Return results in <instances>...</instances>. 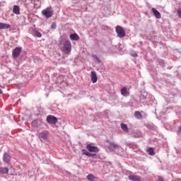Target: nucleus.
I'll list each match as a JSON object with an SVG mask.
<instances>
[{"label": "nucleus", "mask_w": 181, "mask_h": 181, "mask_svg": "<svg viewBox=\"0 0 181 181\" xmlns=\"http://www.w3.org/2000/svg\"><path fill=\"white\" fill-rule=\"evenodd\" d=\"M62 52L66 54H69L71 52V42L69 40H66L64 42V46L62 48Z\"/></svg>", "instance_id": "obj_1"}, {"label": "nucleus", "mask_w": 181, "mask_h": 181, "mask_svg": "<svg viewBox=\"0 0 181 181\" xmlns=\"http://www.w3.org/2000/svg\"><path fill=\"white\" fill-rule=\"evenodd\" d=\"M42 14L45 16V18H52L53 16V10L52 9V7H47L42 10Z\"/></svg>", "instance_id": "obj_2"}, {"label": "nucleus", "mask_w": 181, "mask_h": 181, "mask_svg": "<svg viewBox=\"0 0 181 181\" xmlns=\"http://www.w3.org/2000/svg\"><path fill=\"white\" fill-rule=\"evenodd\" d=\"M86 149L88 151V152H90V153H95V156L98 152H100V149H98V147L93 146L92 144H87L86 145Z\"/></svg>", "instance_id": "obj_3"}, {"label": "nucleus", "mask_w": 181, "mask_h": 181, "mask_svg": "<svg viewBox=\"0 0 181 181\" xmlns=\"http://www.w3.org/2000/svg\"><path fill=\"white\" fill-rule=\"evenodd\" d=\"M39 139H40L41 142H46L49 138V132L45 131L40 132L38 135Z\"/></svg>", "instance_id": "obj_4"}, {"label": "nucleus", "mask_w": 181, "mask_h": 181, "mask_svg": "<svg viewBox=\"0 0 181 181\" xmlns=\"http://www.w3.org/2000/svg\"><path fill=\"white\" fill-rule=\"evenodd\" d=\"M22 52V47H17L12 52L13 59H18L19 56H21V53Z\"/></svg>", "instance_id": "obj_5"}, {"label": "nucleus", "mask_w": 181, "mask_h": 181, "mask_svg": "<svg viewBox=\"0 0 181 181\" xmlns=\"http://www.w3.org/2000/svg\"><path fill=\"white\" fill-rule=\"evenodd\" d=\"M116 33L119 37H125V30L121 25L116 27Z\"/></svg>", "instance_id": "obj_6"}, {"label": "nucleus", "mask_w": 181, "mask_h": 181, "mask_svg": "<svg viewBox=\"0 0 181 181\" xmlns=\"http://www.w3.org/2000/svg\"><path fill=\"white\" fill-rule=\"evenodd\" d=\"M47 122H48V124H57V117L54 115H48L47 117Z\"/></svg>", "instance_id": "obj_7"}, {"label": "nucleus", "mask_w": 181, "mask_h": 181, "mask_svg": "<svg viewBox=\"0 0 181 181\" xmlns=\"http://www.w3.org/2000/svg\"><path fill=\"white\" fill-rule=\"evenodd\" d=\"M32 125L34 127V128H39V127H42V120L35 119L33 121Z\"/></svg>", "instance_id": "obj_8"}, {"label": "nucleus", "mask_w": 181, "mask_h": 181, "mask_svg": "<svg viewBox=\"0 0 181 181\" xmlns=\"http://www.w3.org/2000/svg\"><path fill=\"white\" fill-rule=\"evenodd\" d=\"M129 179L132 181H142V178L141 177L135 175H129Z\"/></svg>", "instance_id": "obj_9"}, {"label": "nucleus", "mask_w": 181, "mask_h": 181, "mask_svg": "<svg viewBox=\"0 0 181 181\" xmlns=\"http://www.w3.org/2000/svg\"><path fill=\"white\" fill-rule=\"evenodd\" d=\"M151 11L154 15V16L157 18V19H160V18H162V16L160 15V13L159 11H158V10H156V8H152Z\"/></svg>", "instance_id": "obj_10"}, {"label": "nucleus", "mask_w": 181, "mask_h": 181, "mask_svg": "<svg viewBox=\"0 0 181 181\" xmlns=\"http://www.w3.org/2000/svg\"><path fill=\"white\" fill-rule=\"evenodd\" d=\"M90 78H91L92 83H93L97 81L98 78H97V74L95 73V71H92L90 72Z\"/></svg>", "instance_id": "obj_11"}, {"label": "nucleus", "mask_w": 181, "mask_h": 181, "mask_svg": "<svg viewBox=\"0 0 181 181\" xmlns=\"http://www.w3.org/2000/svg\"><path fill=\"white\" fill-rule=\"evenodd\" d=\"M82 154L86 155V156H89L90 158L95 156V153H91L88 152V151H87L86 149L82 150Z\"/></svg>", "instance_id": "obj_12"}, {"label": "nucleus", "mask_w": 181, "mask_h": 181, "mask_svg": "<svg viewBox=\"0 0 181 181\" xmlns=\"http://www.w3.org/2000/svg\"><path fill=\"white\" fill-rule=\"evenodd\" d=\"M13 12L16 15H19L21 13V8H19V6L18 5L13 6Z\"/></svg>", "instance_id": "obj_13"}, {"label": "nucleus", "mask_w": 181, "mask_h": 181, "mask_svg": "<svg viewBox=\"0 0 181 181\" xmlns=\"http://www.w3.org/2000/svg\"><path fill=\"white\" fill-rule=\"evenodd\" d=\"M120 93L124 97H128L129 95V91L127 90V88H122Z\"/></svg>", "instance_id": "obj_14"}, {"label": "nucleus", "mask_w": 181, "mask_h": 181, "mask_svg": "<svg viewBox=\"0 0 181 181\" xmlns=\"http://www.w3.org/2000/svg\"><path fill=\"white\" fill-rule=\"evenodd\" d=\"M3 160H4V162H6V163L9 162L11 160V156L5 153L3 156Z\"/></svg>", "instance_id": "obj_15"}, {"label": "nucleus", "mask_w": 181, "mask_h": 181, "mask_svg": "<svg viewBox=\"0 0 181 181\" xmlns=\"http://www.w3.org/2000/svg\"><path fill=\"white\" fill-rule=\"evenodd\" d=\"M11 28V25L4 23H0V29H9Z\"/></svg>", "instance_id": "obj_16"}, {"label": "nucleus", "mask_w": 181, "mask_h": 181, "mask_svg": "<svg viewBox=\"0 0 181 181\" xmlns=\"http://www.w3.org/2000/svg\"><path fill=\"white\" fill-rule=\"evenodd\" d=\"M70 39L71 40H78V39H80V37H78V35H77L76 33H74L70 35Z\"/></svg>", "instance_id": "obj_17"}, {"label": "nucleus", "mask_w": 181, "mask_h": 181, "mask_svg": "<svg viewBox=\"0 0 181 181\" xmlns=\"http://www.w3.org/2000/svg\"><path fill=\"white\" fill-rule=\"evenodd\" d=\"M0 172L3 175H7L8 172H9V169L8 168L4 167L0 168Z\"/></svg>", "instance_id": "obj_18"}, {"label": "nucleus", "mask_w": 181, "mask_h": 181, "mask_svg": "<svg viewBox=\"0 0 181 181\" xmlns=\"http://www.w3.org/2000/svg\"><path fill=\"white\" fill-rule=\"evenodd\" d=\"M86 179H88L89 181H94L97 179V177L93 174H89L87 175Z\"/></svg>", "instance_id": "obj_19"}, {"label": "nucleus", "mask_w": 181, "mask_h": 181, "mask_svg": "<svg viewBox=\"0 0 181 181\" xmlns=\"http://www.w3.org/2000/svg\"><path fill=\"white\" fill-rule=\"evenodd\" d=\"M109 148L112 151H115L116 149H118V145L115 144V143H110Z\"/></svg>", "instance_id": "obj_20"}, {"label": "nucleus", "mask_w": 181, "mask_h": 181, "mask_svg": "<svg viewBox=\"0 0 181 181\" xmlns=\"http://www.w3.org/2000/svg\"><path fill=\"white\" fill-rule=\"evenodd\" d=\"M121 128L122 129V131H124V132H128V126H127V124L122 123L121 124Z\"/></svg>", "instance_id": "obj_21"}, {"label": "nucleus", "mask_w": 181, "mask_h": 181, "mask_svg": "<svg viewBox=\"0 0 181 181\" xmlns=\"http://www.w3.org/2000/svg\"><path fill=\"white\" fill-rule=\"evenodd\" d=\"M134 117L136 118H138V119H142V114H141V112H136L134 113Z\"/></svg>", "instance_id": "obj_22"}, {"label": "nucleus", "mask_w": 181, "mask_h": 181, "mask_svg": "<svg viewBox=\"0 0 181 181\" xmlns=\"http://www.w3.org/2000/svg\"><path fill=\"white\" fill-rule=\"evenodd\" d=\"M35 36H36L37 37H42V33H40V32L35 30L34 33Z\"/></svg>", "instance_id": "obj_23"}, {"label": "nucleus", "mask_w": 181, "mask_h": 181, "mask_svg": "<svg viewBox=\"0 0 181 181\" xmlns=\"http://www.w3.org/2000/svg\"><path fill=\"white\" fill-rule=\"evenodd\" d=\"M148 152L149 155H151V156L155 155V152L153 151V148H148Z\"/></svg>", "instance_id": "obj_24"}, {"label": "nucleus", "mask_w": 181, "mask_h": 181, "mask_svg": "<svg viewBox=\"0 0 181 181\" xmlns=\"http://www.w3.org/2000/svg\"><path fill=\"white\" fill-rule=\"evenodd\" d=\"M52 29H56V24L55 23L52 24Z\"/></svg>", "instance_id": "obj_25"}, {"label": "nucleus", "mask_w": 181, "mask_h": 181, "mask_svg": "<svg viewBox=\"0 0 181 181\" xmlns=\"http://www.w3.org/2000/svg\"><path fill=\"white\" fill-rule=\"evenodd\" d=\"M158 180V181H163V178H162L161 177H159Z\"/></svg>", "instance_id": "obj_26"}, {"label": "nucleus", "mask_w": 181, "mask_h": 181, "mask_svg": "<svg viewBox=\"0 0 181 181\" xmlns=\"http://www.w3.org/2000/svg\"><path fill=\"white\" fill-rule=\"evenodd\" d=\"M134 57H136V56H138V54H134Z\"/></svg>", "instance_id": "obj_27"}, {"label": "nucleus", "mask_w": 181, "mask_h": 181, "mask_svg": "<svg viewBox=\"0 0 181 181\" xmlns=\"http://www.w3.org/2000/svg\"><path fill=\"white\" fill-rule=\"evenodd\" d=\"M0 94H2V90H0Z\"/></svg>", "instance_id": "obj_28"}]
</instances>
